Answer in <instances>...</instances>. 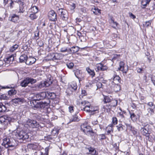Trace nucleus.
Instances as JSON below:
<instances>
[{"label":"nucleus","instance_id":"1","mask_svg":"<svg viewBox=\"0 0 155 155\" xmlns=\"http://www.w3.org/2000/svg\"><path fill=\"white\" fill-rule=\"evenodd\" d=\"M3 142L2 143L4 147H1L0 145V153L3 152L6 148L9 147H14L15 145L16 141L15 140L5 137L3 139Z\"/></svg>","mask_w":155,"mask_h":155},{"label":"nucleus","instance_id":"2","mask_svg":"<svg viewBox=\"0 0 155 155\" xmlns=\"http://www.w3.org/2000/svg\"><path fill=\"white\" fill-rule=\"evenodd\" d=\"M36 82V80L35 79L31 78H26L21 81L20 85L22 87H25L29 84H33L35 83Z\"/></svg>","mask_w":155,"mask_h":155},{"label":"nucleus","instance_id":"3","mask_svg":"<svg viewBox=\"0 0 155 155\" xmlns=\"http://www.w3.org/2000/svg\"><path fill=\"white\" fill-rule=\"evenodd\" d=\"M81 130L87 134H90L91 133H93V132L91 129L90 126L87 125L86 124H83L81 126Z\"/></svg>","mask_w":155,"mask_h":155},{"label":"nucleus","instance_id":"4","mask_svg":"<svg viewBox=\"0 0 155 155\" xmlns=\"http://www.w3.org/2000/svg\"><path fill=\"white\" fill-rule=\"evenodd\" d=\"M59 12L60 13V19L64 21L67 20L68 18V12L62 9H59Z\"/></svg>","mask_w":155,"mask_h":155},{"label":"nucleus","instance_id":"5","mask_svg":"<svg viewBox=\"0 0 155 155\" xmlns=\"http://www.w3.org/2000/svg\"><path fill=\"white\" fill-rule=\"evenodd\" d=\"M11 120V118L5 115L0 117V122L5 126H6L10 123Z\"/></svg>","mask_w":155,"mask_h":155},{"label":"nucleus","instance_id":"6","mask_svg":"<svg viewBox=\"0 0 155 155\" xmlns=\"http://www.w3.org/2000/svg\"><path fill=\"white\" fill-rule=\"evenodd\" d=\"M18 137L19 140H24L28 139L29 136L28 134L23 131L19 132L18 134Z\"/></svg>","mask_w":155,"mask_h":155},{"label":"nucleus","instance_id":"7","mask_svg":"<svg viewBox=\"0 0 155 155\" xmlns=\"http://www.w3.org/2000/svg\"><path fill=\"white\" fill-rule=\"evenodd\" d=\"M48 17L49 19L52 21H55L57 20L56 13L53 10H51L48 13Z\"/></svg>","mask_w":155,"mask_h":155},{"label":"nucleus","instance_id":"8","mask_svg":"<svg viewBox=\"0 0 155 155\" xmlns=\"http://www.w3.org/2000/svg\"><path fill=\"white\" fill-rule=\"evenodd\" d=\"M26 124L30 127L34 128L36 127L37 126V121L34 120L28 119L26 122Z\"/></svg>","mask_w":155,"mask_h":155},{"label":"nucleus","instance_id":"9","mask_svg":"<svg viewBox=\"0 0 155 155\" xmlns=\"http://www.w3.org/2000/svg\"><path fill=\"white\" fill-rule=\"evenodd\" d=\"M50 101L48 99H47L46 101H41L38 103V105L36 106L37 108H44L46 106H48L50 103Z\"/></svg>","mask_w":155,"mask_h":155},{"label":"nucleus","instance_id":"10","mask_svg":"<svg viewBox=\"0 0 155 155\" xmlns=\"http://www.w3.org/2000/svg\"><path fill=\"white\" fill-rule=\"evenodd\" d=\"M149 131V129L147 127V126H145L141 128L140 130L141 134L143 135L146 136L148 138L150 135V133Z\"/></svg>","mask_w":155,"mask_h":155},{"label":"nucleus","instance_id":"11","mask_svg":"<svg viewBox=\"0 0 155 155\" xmlns=\"http://www.w3.org/2000/svg\"><path fill=\"white\" fill-rule=\"evenodd\" d=\"M18 3L19 5V10L18 13H23L25 11V3L20 0L18 1Z\"/></svg>","mask_w":155,"mask_h":155},{"label":"nucleus","instance_id":"12","mask_svg":"<svg viewBox=\"0 0 155 155\" xmlns=\"http://www.w3.org/2000/svg\"><path fill=\"white\" fill-rule=\"evenodd\" d=\"M34 87H32L33 89V90H38L39 89H41L43 87H45V85L44 82H41L39 84H35Z\"/></svg>","mask_w":155,"mask_h":155},{"label":"nucleus","instance_id":"13","mask_svg":"<svg viewBox=\"0 0 155 155\" xmlns=\"http://www.w3.org/2000/svg\"><path fill=\"white\" fill-rule=\"evenodd\" d=\"M88 103V102L87 101H84L81 102V104H84V106H85L84 107L81 109L82 110L86 111L87 112H89V109L90 108V105H87V104Z\"/></svg>","mask_w":155,"mask_h":155},{"label":"nucleus","instance_id":"14","mask_svg":"<svg viewBox=\"0 0 155 155\" xmlns=\"http://www.w3.org/2000/svg\"><path fill=\"white\" fill-rule=\"evenodd\" d=\"M36 60L33 57H30L29 58H27L26 60V64L27 65H31L34 63L36 61Z\"/></svg>","mask_w":155,"mask_h":155},{"label":"nucleus","instance_id":"15","mask_svg":"<svg viewBox=\"0 0 155 155\" xmlns=\"http://www.w3.org/2000/svg\"><path fill=\"white\" fill-rule=\"evenodd\" d=\"M9 18L10 20L11 21L14 22H16L19 19V17L18 15L13 14Z\"/></svg>","mask_w":155,"mask_h":155},{"label":"nucleus","instance_id":"16","mask_svg":"<svg viewBox=\"0 0 155 155\" xmlns=\"http://www.w3.org/2000/svg\"><path fill=\"white\" fill-rule=\"evenodd\" d=\"M76 22L78 25L80 26V28L81 29L84 26V21L80 18H76Z\"/></svg>","mask_w":155,"mask_h":155},{"label":"nucleus","instance_id":"17","mask_svg":"<svg viewBox=\"0 0 155 155\" xmlns=\"http://www.w3.org/2000/svg\"><path fill=\"white\" fill-rule=\"evenodd\" d=\"M112 89L115 92H118L120 90V85L118 84H116L114 82H113L112 83Z\"/></svg>","mask_w":155,"mask_h":155},{"label":"nucleus","instance_id":"18","mask_svg":"<svg viewBox=\"0 0 155 155\" xmlns=\"http://www.w3.org/2000/svg\"><path fill=\"white\" fill-rule=\"evenodd\" d=\"M124 62L121 61L120 63V67L118 68V70L122 71L124 73H126L128 71V69H124Z\"/></svg>","mask_w":155,"mask_h":155},{"label":"nucleus","instance_id":"19","mask_svg":"<svg viewBox=\"0 0 155 155\" xmlns=\"http://www.w3.org/2000/svg\"><path fill=\"white\" fill-rule=\"evenodd\" d=\"M54 61H56L62 59L63 57V56L62 54H58L57 53H54Z\"/></svg>","mask_w":155,"mask_h":155},{"label":"nucleus","instance_id":"20","mask_svg":"<svg viewBox=\"0 0 155 155\" xmlns=\"http://www.w3.org/2000/svg\"><path fill=\"white\" fill-rule=\"evenodd\" d=\"M12 101L15 104L22 103L24 102V99L22 98H16L12 99Z\"/></svg>","mask_w":155,"mask_h":155},{"label":"nucleus","instance_id":"21","mask_svg":"<svg viewBox=\"0 0 155 155\" xmlns=\"http://www.w3.org/2000/svg\"><path fill=\"white\" fill-rule=\"evenodd\" d=\"M30 12L33 13H36L38 11V8L36 6H32L29 9Z\"/></svg>","mask_w":155,"mask_h":155},{"label":"nucleus","instance_id":"22","mask_svg":"<svg viewBox=\"0 0 155 155\" xmlns=\"http://www.w3.org/2000/svg\"><path fill=\"white\" fill-rule=\"evenodd\" d=\"M79 50V48L78 47H73L69 49V51L68 52L75 53L78 52Z\"/></svg>","mask_w":155,"mask_h":155},{"label":"nucleus","instance_id":"23","mask_svg":"<svg viewBox=\"0 0 155 155\" xmlns=\"http://www.w3.org/2000/svg\"><path fill=\"white\" fill-rule=\"evenodd\" d=\"M28 148L32 150H36L38 148V146L35 144L33 143L28 144L27 145Z\"/></svg>","mask_w":155,"mask_h":155},{"label":"nucleus","instance_id":"24","mask_svg":"<svg viewBox=\"0 0 155 155\" xmlns=\"http://www.w3.org/2000/svg\"><path fill=\"white\" fill-rule=\"evenodd\" d=\"M91 11L94 14L96 15H97L98 13H101V10L95 7L91 9Z\"/></svg>","mask_w":155,"mask_h":155},{"label":"nucleus","instance_id":"25","mask_svg":"<svg viewBox=\"0 0 155 155\" xmlns=\"http://www.w3.org/2000/svg\"><path fill=\"white\" fill-rule=\"evenodd\" d=\"M27 55L25 54L21 55L19 58L20 62H24L25 61H26L27 60Z\"/></svg>","mask_w":155,"mask_h":155},{"label":"nucleus","instance_id":"26","mask_svg":"<svg viewBox=\"0 0 155 155\" xmlns=\"http://www.w3.org/2000/svg\"><path fill=\"white\" fill-rule=\"evenodd\" d=\"M86 70L87 71L88 73L92 76L93 77L95 75V74L94 71L92 70L89 68H86Z\"/></svg>","mask_w":155,"mask_h":155},{"label":"nucleus","instance_id":"27","mask_svg":"<svg viewBox=\"0 0 155 155\" xmlns=\"http://www.w3.org/2000/svg\"><path fill=\"white\" fill-rule=\"evenodd\" d=\"M36 101L33 99V100L30 101V104H31V106L32 107L35 108H37V107H36V106L38 105V103Z\"/></svg>","mask_w":155,"mask_h":155},{"label":"nucleus","instance_id":"28","mask_svg":"<svg viewBox=\"0 0 155 155\" xmlns=\"http://www.w3.org/2000/svg\"><path fill=\"white\" fill-rule=\"evenodd\" d=\"M48 92H44L39 94L40 97L42 100L44 99L47 96Z\"/></svg>","mask_w":155,"mask_h":155},{"label":"nucleus","instance_id":"29","mask_svg":"<svg viewBox=\"0 0 155 155\" xmlns=\"http://www.w3.org/2000/svg\"><path fill=\"white\" fill-rule=\"evenodd\" d=\"M16 93V91L14 89H12L8 92V94L10 96H13Z\"/></svg>","mask_w":155,"mask_h":155},{"label":"nucleus","instance_id":"30","mask_svg":"<svg viewBox=\"0 0 155 155\" xmlns=\"http://www.w3.org/2000/svg\"><path fill=\"white\" fill-rule=\"evenodd\" d=\"M6 110V107L2 103H0V112L5 111Z\"/></svg>","mask_w":155,"mask_h":155},{"label":"nucleus","instance_id":"31","mask_svg":"<svg viewBox=\"0 0 155 155\" xmlns=\"http://www.w3.org/2000/svg\"><path fill=\"white\" fill-rule=\"evenodd\" d=\"M29 17L31 20H34L36 19L37 18V16L35 13H31L29 14Z\"/></svg>","mask_w":155,"mask_h":155},{"label":"nucleus","instance_id":"32","mask_svg":"<svg viewBox=\"0 0 155 155\" xmlns=\"http://www.w3.org/2000/svg\"><path fill=\"white\" fill-rule=\"evenodd\" d=\"M111 22L112 27L114 28H116L118 24L117 22L114 21L112 18L111 19Z\"/></svg>","mask_w":155,"mask_h":155},{"label":"nucleus","instance_id":"33","mask_svg":"<svg viewBox=\"0 0 155 155\" xmlns=\"http://www.w3.org/2000/svg\"><path fill=\"white\" fill-rule=\"evenodd\" d=\"M148 113L147 115L148 116H150L154 113V109L152 108H149L147 109Z\"/></svg>","mask_w":155,"mask_h":155},{"label":"nucleus","instance_id":"34","mask_svg":"<svg viewBox=\"0 0 155 155\" xmlns=\"http://www.w3.org/2000/svg\"><path fill=\"white\" fill-rule=\"evenodd\" d=\"M14 60V55L13 54L11 55L7 58V60L9 62V63H11Z\"/></svg>","mask_w":155,"mask_h":155},{"label":"nucleus","instance_id":"35","mask_svg":"<svg viewBox=\"0 0 155 155\" xmlns=\"http://www.w3.org/2000/svg\"><path fill=\"white\" fill-rule=\"evenodd\" d=\"M89 150L90 154L92 155H95L96 154V151L95 150L94 148L91 147H90L88 149Z\"/></svg>","mask_w":155,"mask_h":155},{"label":"nucleus","instance_id":"36","mask_svg":"<svg viewBox=\"0 0 155 155\" xmlns=\"http://www.w3.org/2000/svg\"><path fill=\"white\" fill-rule=\"evenodd\" d=\"M54 53L50 54L48 55V59L49 60H53L54 61Z\"/></svg>","mask_w":155,"mask_h":155},{"label":"nucleus","instance_id":"37","mask_svg":"<svg viewBox=\"0 0 155 155\" xmlns=\"http://www.w3.org/2000/svg\"><path fill=\"white\" fill-rule=\"evenodd\" d=\"M45 24L44 22H40L39 23V26L37 27V29H41L44 28L43 27L45 26Z\"/></svg>","mask_w":155,"mask_h":155},{"label":"nucleus","instance_id":"38","mask_svg":"<svg viewBox=\"0 0 155 155\" xmlns=\"http://www.w3.org/2000/svg\"><path fill=\"white\" fill-rule=\"evenodd\" d=\"M47 96H49L51 98L53 99L55 97V94L53 93H51L49 92H47Z\"/></svg>","mask_w":155,"mask_h":155},{"label":"nucleus","instance_id":"39","mask_svg":"<svg viewBox=\"0 0 155 155\" xmlns=\"http://www.w3.org/2000/svg\"><path fill=\"white\" fill-rule=\"evenodd\" d=\"M18 45L17 44L14 45L10 48V51L13 52L14 51L18 48Z\"/></svg>","mask_w":155,"mask_h":155},{"label":"nucleus","instance_id":"40","mask_svg":"<svg viewBox=\"0 0 155 155\" xmlns=\"http://www.w3.org/2000/svg\"><path fill=\"white\" fill-rule=\"evenodd\" d=\"M150 0H142L141 2V4L144 6H146L148 4Z\"/></svg>","mask_w":155,"mask_h":155},{"label":"nucleus","instance_id":"41","mask_svg":"<svg viewBox=\"0 0 155 155\" xmlns=\"http://www.w3.org/2000/svg\"><path fill=\"white\" fill-rule=\"evenodd\" d=\"M103 101L105 103H107L110 102L111 100L109 97L105 96L103 100Z\"/></svg>","mask_w":155,"mask_h":155},{"label":"nucleus","instance_id":"42","mask_svg":"<svg viewBox=\"0 0 155 155\" xmlns=\"http://www.w3.org/2000/svg\"><path fill=\"white\" fill-rule=\"evenodd\" d=\"M81 30H80V31H77V34L79 37L82 36H84L86 35L85 33H84V32H83V33H81Z\"/></svg>","mask_w":155,"mask_h":155},{"label":"nucleus","instance_id":"43","mask_svg":"<svg viewBox=\"0 0 155 155\" xmlns=\"http://www.w3.org/2000/svg\"><path fill=\"white\" fill-rule=\"evenodd\" d=\"M44 82L45 83V87L49 86L52 83L51 81H50V80L48 81V80Z\"/></svg>","mask_w":155,"mask_h":155},{"label":"nucleus","instance_id":"44","mask_svg":"<svg viewBox=\"0 0 155 155\" xmlns=\"http://www.w3.org/2000/svg\"><path fill=\"white\" fill-rule=\"evenodd\" d=\"M102 66L103 64L101 63H99L97 65V70L96 71H101Z\"/></svg>","mask_w":155,"mask_h":155},{"label":"nucleus","instance_id":"45","mask_svg":"<svg viewBox=\"0 0 155 155\" xmlns=\"http://www.w3.org/2000/svg\"><path fill=\"white\" fill-rule=\"evenodd\" d=\"M71 86L74 90H75L77 89V86L75 83H74L71 85Z\"/></svg>","mask_w":155,"mask_h":155},{"label":"nucleus","instance_id":"46","mask_svg":"<svg viewBox=\"0 0 155 155\" xmlns=\"http://www.w3.org/2000/svg\"><path fill=\"white\" fill-rule=\"evenodd\" d=\"M151 25V22L150 21H148L145 22L143 24L145 28H147V27L150 26Z\"/></svg>","mask_w":155,"mask_h":155},{"label":"nucleus","instance_id":"47","mask_svg":"<svg viewBox=\"0 0 155 155\" xmlns=\"http://www.w3.org/2000/svg\"><path fill=\"white\" fill-rule=\"evenodd\" d=\"M117 101L116 100H114L111 103V106L112 107L116 106L117 104Z\"/></svg>","mask_w":155,"mask_h":155},{"label":"nucleus","instance_id":"48","mask_svg":"<svg viewBox=\"0 0 155 155\" xmlns=\"http://www.w3.org/2000/svg\"><path fill=\"white\" fill-rule=\"evenodd\" d=\"M68 67L70 69L72 68L74 66V64L73 63L71 62L67 64Z\"/></svg>","mask_w":155,"mask_h":155},{"label":"nucleus","instance_id":"49","mask_svg":"<svg viewBox=\"0 0 155 155\" xmlns=\"http://www.w3.org/2000/svg\"><path fill=\"white\" fill-rule=\"evenodd\" d=\"M16 85H10L9 87L8 86H6V87H3L2 88L5 89V88H11L14 89L15 87H16Z\"/></svg>","mask_w":155,"mask_h":155},{"label":"nucleus","instance_id":"50","mask_svg":"<svg viewBox=\"0 0 155 155\" xmlns=\"http://www.w3.org/2000/svg\"><path fill=\"white\" fill-rule=\"evenodd\" d=\"M39 94H36L34 95L33 98L36 101H39L40 100V98H39Z\"/></svg>","mask_w":155,"mask_h":155},{"label":"nucleus","instance_id":"51","mask_svg":"<svg viewBox=\"0 0 155 155\" xmlns=\"http://www.w3.org/2000/svg\"><path fill=\"white\" fill-rule=\"evenodd\" d=\"M0 98L1 99H8V97L5 94H2L0 95Z\"/></svg>","mask_w":155,"mask_h":155},{"label":"nucleus","instance_id":"52","mask_svg":"<svg viewBox=\"0 0 155 155\" xmlns=\"http://www.w3.org/2000/svg\"><path fill=\"white\" fill-rule=\"evenodd\" d=\"M130 117L131 118L132 120H134L136 119V115L134 113L131 114L130 113Z\"/></svg>","mask_w":155,"mask_h":155},{"label":"nucleus","instance_id":"53","mask_svg":"<svg viewBox=\"0 0 155 155\" xmlns=\"http://www.w3.org/2000/svg\"><path fill=\"white\" fill-rule=\"evenodd\" d=\"M79 120V119L78 117L75 116L73 117L72 119L71 120V122L78 121Z\"/></svg>","mask_w":155,"mask_h":155},{"label":"nucleus","instance_id":"54","mask_svg":"<svg viewBox=\"0 0 155 155\" xmlns=\"http://www.w3.org/2000/svg\"><path fill=\"white\" fill-rule=\"evenodd\" d=\"M113 80L114 81H117L119 82V81L120 80V78L118 76L116 75L114 77Z\"/></svg>","mask_w":155,"mask_h":155},{"label":"nucleus","instance_id":"55","mask_svg":"<svg viewBox=\"0 0 155 155\" xmlns=\"http://www.w3.org/2000/svg\"><path fill=\"white\" fill-rule=\"evenodd\" d=\"M148 105L150 107H152V108L154 109L155 106L154 104L152 102H150L148 103Z\"/></svg>","mask_w":155,"mask_h":155},{"label":"nucleus","instance_id":"56","mask_svg":"<svg viewBox=\"0 0 155 155\" xmlns=\"http://www.w3.org/2000/svg\"><path fill=\"white\" fill-rule=\"evenodd\" d=\"M129 17L133 19H134L136 18V16L134 15L131 12H129Z\"/></svg>","mask_w":155,"mask_h":155},{"label":"nucleus","instance_id":"57","mask_svg":"<svg viewBox=\"0 0 155 155\" xmlns=\"http://www.w3.org/2000/svg\"><path fill=\"white\" fill-rule=\"evenodd\" d=\"M112 122L114 124H116L117 122V120L116 117H113L112 118Z\"/></svg>","mask_w":155,"mask_h":155},{"label":"nucleus","instance_id":"58","mask_svg":"<svg viewBox=\"0 0 155 155\" xmlns=\"http://www.w3.org/2000/svg\"><path fill=\"white\" fill-rule=\"evenodd\" d=\"M117 129L119 131L122 130H123L124 128L123 127V126L121 124V125H120L119 126H117Z\"/></svg>","mask_w":155,"mask_h":155},{"label":"nucleus","instance_id":"59","mask_svg":"<svg viewBox=\"0 0 155 155\" xmlns=\"http://www.w3.org/2000/svg\"><path fill=\"white\" fill-rule=\"evenodd\" d=\"M90 108L89 109V113H91L92 112H94L96 110L91 105H90Z\"/></svg>","mask_w":155,"mask_h":155},{"label":"nucleus","instance_id":"60","mask_svg":"<svg viewBox=\"0 0 155 155\" xmlns=\"http://www.w3.org/2000/svg\"><path fill=\"white\" fill-rule=\"evenodd\" d=\"M108 127H109V129H110V130H107V132L108 133L110 134L111 132H113V131L112 125H111L110 126Z\"/></svg>","mask_w":155,"mask_h":155},{"label":"nucleus","instance_id":"61","mask_svg":"<svg viewBox=\"0 0 155 155\" xmlns=\"http://www.w3.org/2000/svg\"><path fill=\"white\" fill-rule=\"evenodd\" d=\"M61 52H64L66 51H68V52L69 51V49L68 50L67 48H62L61 50Z\"/></svg>","mask_w":155,"mask_h":155},{"label":"nucleus","instance_id":"62","mask_svg":"<svg viewBox=\"0 0 155 155\" xmlns=\"http://www.w3.org/2000/svg\"><path fill=\"white\" fill-rule=\"evenodd\" d=\"M79 72V71L78 70L76 71L75 72V74L76 77L78 78H80L79 75L78 74V73Z\"/></svg>","mask_w":155,"mask_h":155},{"label":"nucleus","instance_id":"63","mask_svg":"<svg viewBox=\"0 0 155 155\" xmlns=\"http://www.w3.org/2000/svg\"><path fill=\"white\" fill-rule=\"evenodd\" d=\"M69 111L71 113L73 112L74 111L73 107L72 106L69 107Z\"/></svg>","mask_w":155,"mask_h":155},{"label":"nucleus","instance_id":"64","mask_svg":"<svg viewBox=\"0 0 155 155\" xmlns=\"http://www.w3.org/2000/svg\"><path fill=\"white\" fill-rule=\"evenodd\" d=\"M125 124L126 126L127 129H128V130H130L131 129V126H130V125L127 124Z\"/></svg>","mask_w":155,"mask_h":155}]
</instances>
